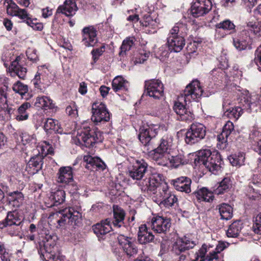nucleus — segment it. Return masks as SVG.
<instances>
[{
  "label": "nucleus",
  "mask_w": 261,
  "mask_h": 261,
  "mask_svg": "<svg viewBox=\"0 0 261 261\" xmlns=\"http://www.w3.org/2000/svg\"><path fill=\"white\" fill-rule=\"evenodd\" d=\"M247 28L255 35L261 36V21L255 19H251L247 23Z\"/></svg>",
  "instance_id": "nucleus-42"
},
{
  "label": "nucleus",
  "mask_w": 261,
  "mask_h": 261,
  "mask_svg": "<svg viewBox=\"0 0 261 261\" xmlns=\"http://www.w3.org/2000/svg\"><path fill=\"white\" fill-rule=\"evenodd\" d=\"M198 160L210 172L217 174L221 168L222 159L217 151L212 152L210 149H203L199 151Z\"/></svg>",
  "instance_id": "nucleus-6"
},
{
  "label": "nucleus",
  "mask_w": 261,
  "mask_h": 261,
  "mask_svg": "<svg viewBox=\"0 0 261 261\" xmlns=\"http://www.w3.org/2000/svg\"><path fill=\"white\" fill-rule=\"evenodd\" d=\"M136 39L134 37H128L126 38L122 42L120 47L119 55L123 56L125 55L127 51L129 50L134 45Z\"/></svg>",
  "instance_id": "nucleus-45"
},
{
  "label": "nucleus",
  "mask_w": 261,
  "mask_h": 261,
  "mask_svg": "<svg viewBox=\"0 0 261 261\" xmlns=\"http://www.w3.org/2000/svg\"><path fill=\"white\" fill-rule=\"evenodd\" d=\"M245 155L243 153H239L238 155L234 154L229 157L230 163L232 166H241L245 162Z\"/></svg>",
  "instance_id": "nucleus-48"
},
{
  "label": "nucleus",
  "mask_w": 261,
  "mask_h": 261,
  "mask_svg": "<svg viewBox=\"0 0 261 261\" xmlns=\"http://www.w3.org/2000/svg\"><path fill=\"white\" fill-rule=\"evenodd\" d=\"M105 46H101L100 48L93 49L92 51L91 54L92 55V58L94 62H96V61L98 59L99 57L103 54Z\"/></svg>",
  "instance_id": "nucleus-57"
},
{
  "label": "nucleus",
  "mask_w": 261,
  "mask_h": 261,
  "mask_svg": "<svg viewBox=\"0 0 261 261\" xmlns=\"http://www.w3.org/2000/svg\"><path fill=\"white\" fill-rule=\"evenodd\" d=\"M14 16H18L21 19L26 21L28 25H31V23H33V20L29 16L25 9L19 8Z\"/></svg>",
  "instance_id": "nucleus-51"
},
{
  "label": "nucleus",
  "mask_w": 261,
  "mask_h": 261,
  "mask_svg": "<svg viewBox=\"0 0 261 261\" xmlns=\"http://www.w3.org/2000/svg\"><path fill=\"white\" fill-rule=\"evenodd\" d=\"M258 95L247 93L243 94L240 99V106L232 108L227 111V115L231 119L237 120L243 114V110L251 112L256 107Z\"/></svg>",
  "instance_id": "nucleus-7"
},
{
  "label": "nucleus",
  "mask_w": 261,
  "mask_h": 261,
  "mask_svg": "<svg viewBox=\"0 0 261 261\" xmlns=\"http://www.w3.org/2000/svg\"><path fill=\"white\" fill-rule=\"evenodd\" d=\"M58 237L55 234H46L45 240L39 243L40 248L38 252L40 258L43 261H65V256L56 254L55 251L57 250V241Z\"/></svg>",
  "instance_id": "nucleus-4"
},
{
  "label": "nucleus",
  "mask_w": 261,
  "mask_h": 261,
  "mask_svg": "<svg viewBox=\"0 0 261 261\" xmlns=\"http://www.w3.org/2000/svg\"><path fill=\"white\" fill-rule=\"evenodd\" d=\"M79 92L82 94L84 95L87 92V84L85 82H82L80 84Z\"/></svg>",
  "instance_id": "nucleus-62"
},
{
  "label": "nucleus",
  "mask_w": 261,
  "mask_h": 261,
  "mask_svg": "<svg viewBox=\"0 0 261 261\" xmlns=\"http://www.w3.org/2000/svg\"><path fill=\"white\" fill-rule=\"evenodd\" d=\"M9 70L12 76L17 75L21 79L25 78L27 72V69L23 66V63L20 61L19 57H17L15 60L12 62Z\"/></svg>",
  "instance_id": "nucleus-20"
},
{
  "label": "nucleus",
  "mask_w": 261,
  "mask_h": 261,
  "mask_svg": "<svg viewBox=\"0 0 261 261\" xmlns=\"http://www.w3.org/2000/svg\"><path fill=\"white\" fill-rule=\"evenodd\" d=\"M8 5L6 6L7 13L11 16H14L19 9L18 6L12 0H5Z\"/></svg>",
  "instance_id": "nucleus-50"
},
{
  "label": "nucleus",
  "mask_w": 261,
  "mask_h": 261,
  "mask_svg": "<svg viewBox=\"0 0 261 261\" xmlns=\"http://www.w3.org/2000/svg\"><path fill=\"white\" fill-rule=\"evenodd\" d=\"M141 23L142 26L145 27V28H149L153 30L158 27L159 24L158 19H153L149 14L145 15L144 16L143 20L141 21Z\"/></svg>",
  "instance_id": "nucleus-44"
},
{
  "label": "nucleus",
  "mask_w": 261,
  "mask_h": 261,
  "mask_svg": "<svg viewBox=\"0 0 261 261\" xmlns=\"http://www.w3.org/2000/svg\"><path fill=\"white\" fill-rule=\"evenodd\" d=\"M43 157L38 154L31 158L29 161L27 169L31 174H35L42 169Z\"/></svg>",
  "instance_id": "nucleus-27"
},
{
  "label": "nucleus",
  "mask_w": 261,
  "mask_h": 261,
  "mask_svg": "<svg viewBox=\"0 0 261 261\" xmlns=\"http://www.w3.org/2000/svg\"><path fill=\"white\" fill-rule=\"evenodd\" d=\"M194 194L200 202H210L213 200L214 197L213 193L205 187L198 190Z\"/></svg>",
  "instance_id": "nucleus-33"
},
{
  "label": "nucleus",
  "mask_w": 261,
  "mask_h": 261,
  "mask_svg": "<svg viewBox=\"0 0 261 261\" xmlns=\"http://www.w3.org/2000/svg\"><path fill=\"white\" fill-rule=\"evenodd\" d=\"M163 84L159 80L145 81L143 95H148L155 99H159L164 95Z\"/></svg>",
  "instance_id": "nucleus-13"
},
{
  "label": "nucleus",
  "mask_w": 261,
  "mask_h": 261,
  "mask_svg": "<svg viewBox=\"0 0 261 261\" xmlns=\"http://www.w3.org/2000/svg\"><path fill=\"white\" fill-rule=\"evenodd\" d=\"M35 106L44 110L53 109L55 107L53 100L46 96L37 97L35 102Z\"/></svg>",
  "instance_id": "nucleus-34"
},
{
  "label": "nucleus",
  "mask_w": 261,
  "mask_h": 261,
  "mask_svg": "<svg viewBox=\"0 0 261 261\" xmlns=\"http://www.w3.org/2000/svg\"><path fill=\"white\" fill-rule=\"evenodd\" d=\"M110 222L108 219H106L92 226L93 232L96 235L99 241L105 240L107 234L110 232L112 229Z\"/></svg>",
  "instance_id": "nucleus-22"
},
{
  "label": "nucleus",
  "mask_w": 261,
  "mask_h": 261,
  "mask_svg": "<svg viewBox=\"0 0 261 261\" xmlns=\"http://www.w3.org/2000/svg\"><path fill=\"white\" fill-rule=\"evenodd\" d=\"M95 135H97L91 130L90 124L85 122L77 129L76 136L72 137V143L78 146L90 147L97 141L98 139Z\"/></svg>",
  "instance_id": "nucleus-8"
},
{
  "label": "nucleus",
  "mask_w": 261,
  "mask_h": 261,
  "mask_svg": "<svg viewBox=\"0 0 261 261\" xmlns=\"http://www.w3.org/2000/svg\"><path fill=\"white\" fill-rule=\"evenodd\" d=\"M50 199L53 202V205H58L64 201L65 193L62 190H58L51 193Z\"/></svg>",
  "instance_id": "nucleus-41"
},
{
  "label": "nucleus",
  "mask_w": 261,
  "mask_h": 261,
  "mask_svg": "<svg viewBox=\"0 0 261 261\" xmlns=\"http://www.w3.org/2000/svg\"><path fill=\"white\" fill-rule=\"evenodd\" d=\"M196 244L194 241H191L187 237H184L178 239L174 244L173 250L177 254L185 251L186 250L193 248Z\"/></svg>",
  "instance_id": "nucleus-23"
},
{
  "label": "nucleus",
  "mask_w": 261,
  "mask_h": 261,
  "mask_svg": "<svg viewBox=\"0 0 261 261\" xmlns=\"http://www.w3.org/2000/svg\"><path fill=\"white\" fill-rule=\"evenodd\" d=\"M127 82L121 76H117L112 81V88L115 92L127 90Z\"/></svg>",
  "instance_id": "nucleus-38"
},
{
  "label": "nucleus",
  "mask_w": 261,
  "mask_h": 261,
  "mask_svg": "<svg viewBox=\"0 0 261 261\" xmlns=\"http://www.w3.org/2000/svg\"><path fill=\"white\" fill-rule=\"evenodd\" d=\"M147 224L154 232L165 234L169 230L171 224L170 219L156 216L153 217Z\"/></svg>",
  "instance_id": "nucleus-14"
},
{
  "label": "nucleus",
  "mask_w": 261,
  "mask_h": 261,
  "mask_svg": "<svg viewBox=\"0 0 261 261\" xmlns=\"http://www.w3.org/2000/svg\"><path fill=\"white\" fill-rule=\"evenodd\" d=\"M203 91L198 80L193 81L187 85L178 97L173 109L182 121L190 122L194 119V115L186 108L187 102L197 101L201 97Z\"/></svg>",
  "instance_id": "nucleus-3"
},
{
  "label": "nucleus",
  "mask_w": 261,
  "mask_h": 261,
  "mask_svg": "<svg viewBox=\"0 0 261 261\" xmlns=\"http://www.w3.org/2000/svg\"><path fill=\"white\" fill-rule=\"evenodd\" d=\"M57 181L66 185H74L72 168L70 167H62L58 171L57 174Z\"/></svg>",
  "instance_id": "nucleus-18"
},
{
  "label": "nucleus",
  "mask_w": 261,
  "mask_h": 261,
  "mask_svg": "<svg viewBox=\"0 0 261 261\" xmlns=\"http://www.w3.org/2000/svg\"><path fill=\"white\" fill-rule=\"evenodd\" d=\"M212 8L210 0H193L191 7V13L194 17L207 14Z\"/></svg>",
  "instance_id": "nucleus-16"
},
{
  "label": "nucleus",
  "mask_w": 261,
  "mask_h": 261,
  "mask_svg": "<svg viewBox=\"0 0 261 261\" xmlns=\"http://www.w3.org/2000/svg\"><path fill=\"white\" fill-rule=\"evenodd\" d=\"M92 121L96 124L103 123L110 120V114L106 105L102 102H95L92 108Z\"/></svg>",
  "instance_id": "nucleus-12"
},
{
  "label": "nucleus",
  "mask_w": 261,
  "mask_h": 261,
  "mask_svg": "<svg viewBox=\"0 0 261 261\" xmlns=\"http://www.w3.org/2000/svg\"><path fill=\"white\" fill-rule=\"evenodd\" d=\"M15 109L8 107L6 102L0 103V117L2 120H8L10 118L12 114H14Z\"/></svg>",
  "instance_id": "nucleus-43"
},
{
  "label": "nucleus",
  "mask_w": 261,
  "mask_h": 261,
  "mask_svg": "<svg viewBox=\"0 0 261 261\" xmlns=\"http://www.w3.org/2000/svg\"><path fill=\"white\" fill-rule=\"evenodd\" d=\"M187 163V161L181 154L171 156V158L169 157V164L172 167L177 168L180 165H185Z\"/></svg>",
  "instance_id": "nucleus-47"
},
{
  "label": "nucleus",
  "mask_w": 261,
  "mask_h": 261,
  "mask_svg": "<svg viewBox=\"0 0 261 261\" xmlns=\"http://www.w3.org/2000/svg\"><path fill=\"white\" fill-rule=\"evenodd\" d=\"M77 8L74 0H65L63 4L58 7L57 13H62L67 17L73 16Z\"/></svg>",
  "instance_id": "nucleus-25"
},
{
  "label": "nucleus",
  "mask_w": 261,
  "mask_h": 261,
  "mask_svg": "<svg viewBox=\"0 0 261 261\" xmlns=\"http://www.w3.org/2000/svg\"><path fill=\"white\" fill-rule=\"evenodd\" d=\"M22 222V217L16 211L8 212L6 218L0 222V228L8 227V232L11 236L18 233Z\"/></svg>",
  "instance_id": "nucleus-9"
},
{
  "label": "nucleus",
  "mask_w": 261,
  "mask_h": 261,
  "mask_svg": "<svg viewBox=\"0 0 261 261\" xmlns=\"http://www.w3.org/2000/svg\"><path fill=\"white\" fill-rule=\"evenodd\" d=\"M6 89V87L0 88V103H5L7 102Z\"/></svg>",
  "instance_id": "nucleus-60"
},
{
  "label": "nucleus",
  "mask_w": 261,
  "mask_h": 261,
  "mask_svg": "<svg viewBox=\"0 0 261 261\" xmlns=\"http://www.w3.org/2000/svg\"><path fill=\"white\" fill-rule=\"evenodd\" d=\"M187 26L182 22L177 23L170 31L167 38L169 49L178 53L185 45L184 34H187Z\"/></svg>",
  "instance_id": "nucleus-5"
},
{
  "label": "nucleus",
  "mask_w": 261,
  "mask_h": 261,
  "mask_svg": "<svg viewBox=\"0 0 261 261\" xmlns=\"http://www.w3.org/2000/svg\"><path fill=\"white\" fill-rule=\"evenodd\" d=\"M52 14V10L49 9V7H46L42 9V16L44 18H48Z\"/></svg>",
  "instance_id": "nucleus-61"
},
{
  "label": "nucleus",
  "mask_w": 261,
  "mask_h": 261,
  "mask_svg": "<svg viewBox=\"0 0 261 261\" xmlns=\"http://www.w3.org/2000/svg\"><path fill=\"white\" fill-rule=\"evenodd\" d=\"M60 219L58 220V223L60 226L65 225L74 227L78 226L81 223L82 214L75 211L72 207H68L59 211Z\"/></svg>",
  "instance_id": "nucleus-10"
},
{
  "label": "nucleus",
  "mask_w": 261,
  "mask_h": 261,
  "mask_svg": "<svg viewBox=\"0 0 261 261\" xmlns=\"http://www.w3.org/2000/svg\"><path fill=\"white\" fill-rule=\"evenodd\" d=\"M13 90L21 95L25 94L28 91V87L27 85L23 84L20 82H17L14 84Z\"/></svg>",
  "instance_id": "nucleus-52"
},
{
  "label": "nucleus",
  "mask_w": 261,
  "mask_h": 261,
  "mask_svg": "<svg viewBox=\"0 0 261 261\" xmlns=\"http://www.w3.org/2000/svg\"><path fill=\"white\" fill-rule=\"evenodd\" d=\"M119 244L123 252L128 257H134L138 253V248L134 239L124 235L118 237Z\"/></svg>",
  "instance_id": "nucleus-17"
},
{
  "label": "nucleus",
  "mask_w": 261,
  "mask_h": 261,
  "mask_svg": "<svg viewBox=\"0 0 261 261\" xmlns=\"http://www.w3.org/2000/svg\"><path fill=\"white\" fill-rule=\"evenodd\" d=\"M251 43V38L246 30L242 31L239 36L233 38V45L239 50H243L250 48Z\"/></svg>",
  "instance_id": "nucleus-21"
},
{
  "label": "nucleus",
  "mask_w": 261,
  "mask_h": 261,
  "mask_svg": "<svg viewBox=\"0 0 261 261\" xmlns=\"http://www.w3.org/2000/svg\"><path fill=\"white\" fill-rule=\"evenodd\" d=\"M172 143V138L168 135H164L160 140V143L156 149L158 151L161 150L164 152H168V150L170 149Z\"/></svg>",
  "instance_id": "nucleus-39"
},
{
  "label": "nucleus",
  "mask_w": 261,
  "mask_h": 261,
  "mask_svg": "<svg viewBox=\"0 0 261 261\" xmlns=\"http://www.w3.org/2000/svg\"><path fill=\"white\" fill-rule=\"evenodd\" d=\"M252 228L255 233L261 234V212L256 217Z\"/></svg>",
  "instance_id": "nucleus-54"
},
{
  "label": "nucleus",
  "mask_w": 261,
  "mask_h": 261,
  "mask_svg": "<svg viewBox=\"0 0 261 261\" xmlns=\"http://www.w3.org/2000/svg\"><path fill=\"white\" fill-rule=\"evenodd\" d=\"M228 243L219 242L215 250L210 251L208 254L205 255V258L207 261H223V255L221 252L228 246Z\"/></svg>",
  "instance_id": "nucleus-24"
},
{
  "label": "nucleus",
  "mask_w": 261,
  "mask_h": 261,
  "mask_svg": "<svg viewBox=\"0 0 261 261\" xmlns=\"http://www.w3.org/2000/svg\"><path fill=\"white\" fill-rule=\"evenodd\" d=\"M147 173V177L140 183L142 191H154L164 179L162 174L158 173L155 169L148 167L144 160H136L128 168V175L133 179L140 180Z\"/></svg>",
  "instance_id": "nucleus-1"
},
{
  "label": "nucleus",
  "mask_w": 261,
  "mask_h": 261,
  "mask_svg": "<svg viewBox=\"0 0 261 261\" xmlns=\"http://www.w3.org/2000/svg\"><path fill=\"white\" fill-rule=\"evenodd\" d=\"M44 129L46 132L49 130H53L56 133L62 134L63 132L58 121L52 118H47L46 120Z\"/></svg>",
  "instance_id": "nucleus-35"
},
{
  "label": "nucleus",
  "mask_w": 261,
  "mask_h": 261,
  "mask_svg": "<svg viewBox=\"0 0 261 261\" xmlns=\"http://www.w3.org/2000/svg\"><path fill=\"white\" fill-rule=\"evenodd\" d=\"M242 228V223L240 221L233 222L229 225L227 232V236L229 238H237L239 236Z\"/></svg>",
  "instance_id": "nucleus-37"
},
{
  "label": "nucleus",
  "mask_w": 261,
  "mask_h": 261,
  "mask_svg": "<svg viewBox=\"0 0 261 261\" xmlns=\"http://www.w3.org/2000/svg\"><path fill=\"white\" fill-rule=\"evenodd\" d=\"M26 54L28 58L33 62H36L39 60L37 50L35 49L29 48L27 50Z\"/></svg>",
  "instance_id": "nucleus-55"
},
{
  "label": "nucleus",
  "mask_w": 261,
  "mask_h": 261,
  "mask_svg": "<svg viewBox=\"0 0 261 261\" xmlns=\"http://www.w3.org/2000/svg\"><path fill=\"white\" fill-rule=\"evenodd\" d=\"M66 113L67 115L72 117H76L77 115L76 107L74 104L67 106L66 108Z\"/></svg>",
  "instance_id": "nucleus-56"
},
{
  "label": "nucleus",
  "mask_w": 261,
  "mask_h": 261,
  "mask_svg": "<svg viewBox=\"0 0 261 261\" xmlns=\"http://www.w3.org/2000/svg\"><path fill=\"white\" fill-rule=\"evenodd\" d=\"M254 61L257 65H261V45L256 50Z\"/></svg>",
  "instance_id": "nucleus-59"
},
{
  "label": "nucleus",
  "mask_w": 261,
  "mask_h": 261,
  "mask_svg": "<svg viewBox=\"0 0 261 261\" xmlns=\"http://www.w3.org/2000/svg\"><path fill=\"white\" fill-rule=\"evenodd\" d=\"M30 107V103L28 102H25L22 104L16 111L17 114H16V119L19 121L28 119L29 116L27 113L26 111Z\"/></svg>",
  "instance_id": "nucleus-40"
},
{
  "label": "nucleus",
  "mask_w": 261,
  "mask_h": 261,
  "mask_svg": "<svg viewBox=\"0 0 261 261\" xmlns=\"http://www.w3.org/2000/svg\"><path fill=\"white\" fill-rule=\"evenodd\" d=\"M159 188V198L155 201L159 205H163L166 207H171L177 201L176 196L171 193L166 184H164Z\"/></svg>",
  "instance_id": "nucleus-15"
},
{
  "label": "nucleus",
  "mask_w": 261,
  "mask_h": 261,
  "mask_svg": "<svg viewBox=\"0 0 261 261\" xmlns=\"http://www.w3.org/2000/svg\"><path fill=\"white\" fill-rule=\"evenodd\" d=\"M125 213L124 210L118 205L113 206V220L112 222L114 227L120 228L124 225V219Z\"/></svg>",
  "instance_id": "nucleus-30"
},
{
  "label": "nucleus",
  "mask_w": 261,
  "mask_h": 261,
  "mask_svg": "<svg viewBox=\"0 0 261 261\" xmlns=\"http://www.w3.org/2000/svg\"><path fill=\"white\" fill-rule=\"evenodd\" d=\"M217 208L219 210L221 219L228 220L232 217L233 208L230 205L223 203L218 205Z\"/></svg>",
  "instance_id": "nucleus-36"
},
{
  "label": "nucleus",
  "mask_w": 261,
  "mask_h": 261,
  "mask_svg": "<svg viewBox=\"0 0 261 261\" xmlns=\"http://www.w3.org/2000/svg\"><path fill=\"white\" fill-rule=\"evenodd\" d=\"M24 195L20 191H15L7 193V200L9 204L15 208L21 206L24 202Z\"/></svg>",
  "instance_id": "nucleus-26"
},
{
  "label": "nucleus",
  "mask_w": 261,
  "mask_h": 261,
  "mask_svg": "<svg viewBox=\"0 0 261 261\" xmlns=\"http://www.w3.org/2000/svg\"><path fill=\"white\" fill-rule=\"evenodd\" d=\"M21 139V142L24 145H27L31 142L33 139V136L30 135L27 133H23L20 136Z\"/></svg>",
  "instance_id": "nucleus-58"
},
{
  "label": "nucleus",
  "mask_w": 261,
  "mask_h": 261,
  "mask_svg": "<svg viewBox=\"0 0 261 261\" xmlns=\"http://www.w3.org/2000/svg\"><path fill=\"white\" fill-rule=\"evenodd\" d=\"M3 24L8 31H10L12 29L13 23L12 21L8 19H4Z\"/></svg>",
  "instance_id": "nucleus-64"
},
{
  "label": "nucleus",
  "mask_w": 261,
  "mask_h": 261,
  "mask_svg": "<svg viewBox=\"0 0 261 261\" xmlns=\"http://www.w3.org/2000/svg\"><path fill=\"white\" fill-rule=\"evenodd\" d=\"M82 33V42L86 46H94L97 43L96 30L93 26L85 27Z\"/></svg>",
  "instance_id": "nucleus-19"
},
{
  "label": "nucleus",
  "mask_w": 261,
  "mask_h": 261,
  "mask_svg": "<svg viewBox=\"0 0 261 261\" xmlns=\"http://www.w3.org/2000/svg\"><path fill=\"white\" fill-rule=\"evenodd\" d=\"M234 130V126L232 122L228 121L223 127L222 133L217 136V140L222 144L223 148L226 146L228 137Z\"/></svg>",
  "instance_id": "nucleus-29"
},
{
  "label": "nucleus",
  "mask_w": 261,
  "mask_h": 261,
  "mask_svg": "<svg viewBox=\"0 0 261 261\" xmlns=\"http://www.w3.org/2000/svg\"><path fill=\"white\" fill-rule=\"evenodd\" d=\"M206 135V127L199 123H193L186 134L185 142L188 144H193L203 139Z\"/></svg>",
  "instance_id": "nucleus-11"
},
{
  "label": "nucleus",
  "mask_w": 261,
  "mask_h": 261,
  "mask_svg": "<svg viewBox=\"0 0 261 261\" xmlns=\"http://www.w3.org/2000/svg\"><path fill=\"white\" fill-rule=\"evenodd\" d=\"M159 128L158 124H144L140 127L138 138L148 151V155L158 165L165 166L169 164V153L158 151L151 141L158 134Z\"/></svg>",
  "instance_id": "nucleus-2"
},
{
  "label": "nucleus",
  "mask_w": 261,
  "mask_h": 261,
  "mask_svg": "<svg viewBox=\"0 0 261 261\" xmlns=\"http://www.w3.org/2000/svg\"><path fill=\"white\" fill-rule=\"evenodd\" d=\"M216 27L217 29H222L226 31H230L229 33L233 32L235 30L234 24L229 20H225L217 23Z\"/></svg>",
  "instance_id": "nucleus-49"
},
{
  "label": "nucleus",
  "mask_w": 261,
  "mask_h": 261,
  "mask_svg": "<svg viewBox=\"0 0 261 261\" xmlns=\"http://www.w3.org/2000/svg\"><path fill=\"white\" fill-rule=\"evenodd\" d=\"M84 161L87 163L86 167L88 169L92 170L96 168L103 170L105 168V163L99 158L87 155L84 156Z\"/></svg>",
  "instance_id": "nucleus-32"
},
{
  "label": "nucleus",
  "mask_w": 261,
  "mask_h": 261,
  "mask_svg": "<svg viewBox=\"0 0 261 261\" xmlns=\"http://www.w3.org/2000/svg\"><path fill=\"white\" fill-rule=\"evenodd\" d=\"M152 233L148 231L146 225H142L139 227L138 232V241L141 244L150 243L154 240Z\"/></svg>",
  "instance_id": "nucleus-31"
},
{
  "label": "nucleus",
  "mask_w": 261,
  "mask_h": 261,
  "mask_svg": "<svg viewBox=\"0 0 261 261\" xmlns=\"http://www.w3.org/2000/svg\"><path fill=\"white\" fill-rule=\"evenodd\" d=\"M110 90V88L109 87L105 86H101L99 88L100 94L103 97H106L108 95Z\"/></svg>",
  "instance_id": "nucleus-63"
},
{
  "label": "nucleus",
  "mask_w": 261,
  "mask_h": 261,
  "mask_svg": "<svg viewBox=\"0 0 261 261\" xmlns=\"http://www.w3.org/2000/svg\"><path fill=\"white\" fill-rule=\"evenodd\" d=\"M175 188L186 193L191 192V180L186 176H181L173 180Z\"/></svg>",
  "instance_id": "nucleus-28"
},
{
  "label": "nucleus",
  "mask_w": 261,
  "mask_h": 261,
  "mask_svg": "<svg viewBox=\"0 0 261 261\" xmlns=\"http://www.w3.org/2000/svg\"><path fill=\"white\" fill-rule=\"evenodd\" d=\"M149 52H146L144 50H141L138 55L136 56L133 60L135 64L143 63L149 57Z\"/></svg>",
  "instance_id": "nucleus-53"
},
{
  "label": "nucleus",
  "mask_w": 261,
  "mask_h": 261,
  "mask_svg": "<svg viewBox=\"0 0 261 261\" xmlns=\"http://www.w3.org/2000/svg\"><path fill=\"white\" fill-rule=\"evenodd\" d=\"M231 182L229 177H224L219 182L218 187L214 190L216 194L220 195L226 192L230 187Z\"/></svg>",
  "instance_id": "nucleus-46"
}]
</instances>
